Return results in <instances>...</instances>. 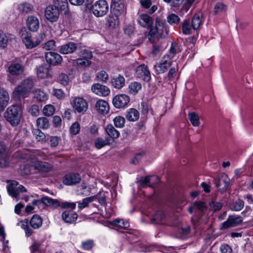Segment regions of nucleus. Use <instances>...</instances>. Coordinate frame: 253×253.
Instances as JSON below:
<instances>
[{
	"instance_id": "nucleus-1",
	"label": "nucleus",
	"mask_w": 253,
	"mask_h": 253,
	"mask_svg": "<svg viewBox=\"0 0 253 253\" xmlns=\"http://www.w3.org/2000/svg\"><path fill=\"white\" fill-rule=\"evenodd\" d=\"M34 86L33 81L30 78L21 82L15 87L12 93L13 98L16 100L25 98L28 96Z\"/></svg>"
},
{
	"instance_id": "nucleus-2",
	"label": "nucleus",
	"mask_w": 253,
	"mask_h": 253,
	"mask_svg": "<svg viewBox=\"0 0 253 253\" xmlns=\"http://www.w3.org/2000/svg\"><path fill=\"white\" fill-rule=\"evenodd\" d=\"M22 113V108L21 106L13 105L7 108L4 113V117L12 126H16L20 123Z\"/></svg>"
},
{
	"instance_id": "nucleus-3",
	"label": "nucleus",
	"mask_w": 253,
	"mask_h": 253,
	"mask_svg": "<svg viewBox=\"0 0 253 253\" xmlns=\"http://www.w3.org/2000/svg\"><path fill=\"white\" fill-rule=\"evenodd\" d=\"M45 38L44 33H40L34 39L32 38L30 34L26 31H24L21 34V38L23 42L24 43L27 48L32 49L39 45Z\"/></svg>"
},
{
	"instance_id": "nucleus-4",
	"label": "nucleus",
	"mask_w": 253,
	"mask_h": 253,
	"mask_svg": "<svg viewBox=\"0 0 253 253\" xmlns=\"http://www.w3.org/2000/svg\"><path fill=\"white\" fill-rule=\"evenodd\" d=\"M109 10V5L106 0H99L92 6V13L97 17L105 16Z\"/></svg>"
},
{
	"instance_id": "nucleus-5",
	"label": "nucleus",
	"mask_w": 253,
	"mask_h": 253,
	"mask_svg": "<svg viewBox=\"0 0 253 253\" xmlns=\"http://www.w3.org/2000/svg\"><path fill=\"white\" fill-rule=\"evenodd\" d=\"M42 202L44 205L47 206H53L55 208L61 207L63 209H71L74 210L76 206V203L65 202L60 204L57 200L53 199L47 196L42 197Z\"/></svg>"
},
{
	"instance_id": "nucleus-6",
	"label": "nucleus",
	"mask_w": 253,
	"mask_h": 253,
	"mask_svg": "<svg viewBox=\"0 0 253 253\" xmlns=\"http://www.w3.org/2000/svg\"><path fill=\"white\" fill-rule=\"evenodd\" d=\"M7 190L9 195L15 198L16 201H18L21 198L20 193L26 192V188L16 181H11L7 186Z\"/></svg>"
},
{
	"instance_id": "nucleus-7",
	"label": "nucleus",
	"mask_w": 253,
	"mask_h": 253,
	"mask_svg": "<svg viewBox=\"0 0 253 253\" xmlns=\"http://www.w3.org/2000/svg\"><path fill=\"white\" fill-rule=\"evenodd\" d=\"M214 182L218 191L224 193L229 187L230 179L226 174L222 173L215 178Z\"/></svg>"
},
{
	"instance_id": "nucleus-8",
	"label": "nucleus",
	"mask_w": 253,
	"mask_h": 253,
	"mask_svg": "<svg viewBox=\"0 0 253 253\" xmlns=\"http://www.w3.org/2000/svg\"><path fill=\"white\" fill-rule=\"evenodd\" d=\"M72 105L73 109L79 113H84L88 109L87 102L82 97H74Z\"/></svg>"
},
{
	"instance_id": "nucleus-9",
	"label": "nucleus",
	"mask_w": 253,
	"mask_h": 253,
	"mask_svg": "<svg viewBox=\"0 0 253 253\" xmlns=\"http://www.w3.org/2000/svg\"><path fill=\"white\" fill-rule=\"evenodd\" d=\"M242 221V218L240 216L236 215H229L227 220L222 223L220 229L223 230L229 227L236 226Z\"/></svg>"
},
{
	"instance_id": "nucleus-10",
	"label": "nucleus",
	"mask_w": 253,
	"mask_h": 253,
	"mask_svg": "<svg viewBox=\"0 0 253 253\" xmlns=\"http://www.w3.org/2000/svg\"><path fill=\"white\" fill-rule=\"evenodd\" d=\"M135 73L137 78L145 82H148L151 80L150 72L145 64L138 66L136 69Z\"/></svg>"
},
{
	"instance_id": "nucleus-11",
	"label": "nucleus",
	"mask_w": 253,
	"mask_h": 253,
	"mask_svg": "<svg viewBox=\"0 0 253 253\" xmlns=\"http://www.w3.org/2000/svg\"><path fill=\"white\" fill-rule=\"evenodd\" d=\"M59 9L55 5H49L45 8V16L50 22L56 21L59 17Z\"/></svg>"
},
{
	"instance_id": "nucleus-12",
	"label": "nucleus",
	"mask_w": 253,
	"mask_h": 253,
	"mask_svg": "<svg viewBox=\"0 0 253 253\" xmlns=\"http://www.w3.org/2000/svg\"><path fill=\"white\" fill-rule=\"evenodd\" d=\"M129 97L125 94L116 95L113 99V104L117 108H121L126 106L129 102Z\"/></svg>"
},
{
	"instance_id": "nucleus-13",
	"label": "nucleus",
	"mask_w": 253,
	"mask_h": 253,
	"mask_svg": "<svg viewBox=\"0 0 253 253\" xmlns=\"http://www.w3.org/2000/svg\"><path fill=\"white\" fill-rule=\"evenodd\" d=\"M46 62L51 65L56 66L61 63L62 57L58 53L53 52H47L45 55Z\"/></svg>"
},
{
	"instance_id": "nucleus-14",
	"label": "nucleus",
	"mask_w": 253,
	"mask_h": 253,
	"mask_svg": "<svg viewBox=\"0 0 253 253\" xmlns=\"http://www.w3.org/2000/svg\"><path fill=\"white\" fill-rule=\"evenodd\" d=\"M26 25L30 31L37 32L40 27L39 20L35 16H29L26 19Z\"/></svg>"
},
{
	"instance_id": "nucleus-15",
	"label": "nucleus",
	"mask_w": 253,
	"mask_h": 253,
	"mask_svg": "<svg viewBox=\"0 0 253 253\" xmlns=\"http://www.w3.org/2000/svg\"><path fill=\"white\" fill-rule=\"evenodd\" d=\"M91 90L96 94L102 96H106L110 92L108 87L100 84H93L91 86Z\"/></svg>"
},
{
	"instance_id": "nucleus-16",
	"label": "nucleus",
	"mask_w": 253,
	"mask_h": 253,
	"mask_svg": "<svg viewBox=\"0 0 253 253\" xmlns=\"http://www.w3.org/2000/svg\"><path fill=\"white\" fill-rule=\"evenodd\" d=\"M171 64V60L169 57L167 59H164L161 60V62L155 65L154 68L157 74H162L165 72Z\"/></svg>"
},
{
	"instance_id": "nucleus-17",
	"label": "nucleus",
	"mask_w": 253,
	"mask_h": 253,
	"mask_svg": "<svg viewBox=\"0 0 253 253\" xmlns=\"http://www.w3.org/2000/svg\"><path fill=\"white\" fill-rule=\"evenodd\" d=\"M81 177L78 173H70L66 175L63 180V183L67 185H72L79 183Z\"/></svg>"
},
{
	"instance_id": "nucleus-18",
	"label": "nucleus",
	"mask_w": 253,
	"mask_h": 253,
	"mask_svg": "<svg viewBox=\"0 0 253 253\" xmlns=\"http://www.w3.org/2000/svg\"><path fill=\"white\" fill-rule=\"evenodd\" d=\"M96 111L101 114L105 115L109 112V106L108 103L105 100L100 99L95 104Z\"/></svg>"
},
{
	"instance_id": "nucleus-19",
	"label": "nucleus",
	"mask_w": 253,
	"mask_h": 253,
	"mask_svg": "<svg viewBox=\"0 0 253 253\" xmlns=\"http://www.w3.org/2000/svg\"><path fill=\"white\" fill-rule=\"evenodd\" d=\"M77 48V44L69 42L60 46L59 52L63 54L73 53Z\"/></svg>"
},
{
	"instance_id": "nucleus-20",
	"label": "nucleus",
	"mask_w": 253,
	"mask_h": 253,
	"mask_svg": "<svg viewBox=\"0 0 253 253\" xmlns=\"http://www.w3.org/2000/svg\"><path fill=\"white\" fill-rule=\"evenodd\" d=\"M24 71L23 66L20 63H12L8 67V72L10 75H21Z\"/></svg>"
},
{
	"instance_id": "nucleus-21",
	"label": "nucleus",
	"mask_w": 253,
	"mask_h": 253,
	"mask_svg": "<svg viewBox=\"0 0 253 253\" xmlns=\"http://www.w3.org/2000/svg\"><path fill=\"white\" fill-rule=\"evenodd\" d=\"M78 216L76 212L69 210L64 211L62 214V219L68 223H71L76 220Z\"/></svg>"
},
{
	"instance_id": "nucleus-22",
	"label": "nucleus",
	"mask_w": 253,
	"mask_h": 253,
	"mask_svg": "<svg viewBox=\"0 0 253 253\" xmlns=\"http://www.w3.org/2000/svg\"><path fill=\"white\" fill-rule=\"evenodd\" d=\"M106 22L108 26L112 28L118 26L120 23L119 15L113 12H111L106 18Z\"/></svg>"
},
{
	"instance_id": "nucleus-23",
	"label": "nucleus",
	"mask_w": 253,
	"mask_h": 253,
	"mask_svg": "<svg viewBox=\"0 0 253 253\" xmlns=\"http://www.w3.org/2000/svg\"><path fill=\"white\" fill-rule=\"evenodd\" d=\"M34 167L35 169L43 172H48L52 169V166L45 162H36Z\"/></svg>"
},
{
	"instance_id": "nucleus-24",
	"label": "nucleus",
	"mask_w": 253,
	"mask_h": 253,
	"mask_svg": "<svg viewBox=\"0 0 253 253\" xmlns=\"http://www.w3.org/2000/svg\"><path fill=\"white\" fill-rule=\"evenodd\" d=\"M138 23L142 27L150 28L153 23L152 18L147 14H143L140 16Z\"/></svg>"
},
{
	"instance_id": "nucleus-25",
	"label": "nucleus",
	"mask_w": 253,
	"mask_h": 253,
	"mask_svg": "<svg viewBox=\"0 0 253 253\" xmlns=\"http://www.w3.org/2000/svg\"><path fill=\"white\" fill-rule=\"evenodd\" d=\"M9 95L7 91L2 89L0 90V110H3L8 104Z\"/></svg>"
},
{
	"instance_id": "nucleus-26",
	"label": "nucleus",
	"mask_w": 253,
	"mask_h": 253,
	"mask_svg": "<svg viewBox=\"0 0 253 253\" xmlns=\"http://www.w3.org/2000/svg\"><path fill=\"white\" fill-rule=\"evenodd\" d=\"M125 78L120 75L117 77H114L111 80V84L115 88L121 89L125 85Z\"/></svg>"
},
{
	"instance_id": "nucleus-27",
	"label": "nucleus",
	"mask_w": 253,
	"mask_h": 253,
	"mask_svg": "<svg viewBox=\"0 0 253 253\" xmlns=\"http://www.w3.org/2000/svg\"><path fill=\"white\" fill-rule=\"evenodd\" d=\"M37 75L39 78L44 79L51 77L49 68L46 66H41L37 69Z\"/></svg>"
},
{
	"instance_id": "nucleus-28",
	"label": "nucleus",
	"mask_w": 253,
	"mask_h": 253,
	"mask_svg": "<svg viewBox=\"0 0 253 253\" xmlns=\"http://www.w3.org/2000/svg\"><path fill=\"white\" fill-rule=\"evenodd\" d=\"M139 118L138 111L134 108L129 109L126 112V118L131 122L136 121Z\"/></svg>"
},
{
	"instance_id": "nucleus-29",
	"label": "nucleus",
	"mask_w": 253,
	"mask_h": 253,
	"mask_svg": "<svg viewBox=\"0 0 253 253\" xmlns=\"http://www.w3.org/2000/svg\"><path fill=\"white\" fill-rule=\"evenodd\" d=\"M105 131L108 135L113 138L116 139L119 137L120 132L112 125H108L105 127Z\"/></svg>"
},
{
	"instance_id": "nucleus-30",
	"label": "nucleus",
	"mask_w": 253,
	"mask_h": 253,
	"mask_svg": "<svg viewBox=\"0 0 253 253\" xmlns=\"http://www.w3.org/2000/svg\"><path fill=\"white\" fill-rule=\"evenodd\" d=\"M30 223L33 228L38 229L42 224V219L38 214L34 215L30 220Z\"/></svg>"
},
{
	"instance_id": "nucleus-31",
	"label": "nucleus",
	"mask_w": 253,
	"mask_h": 253,
	"mask_svg": "<svg viewBox=\"0 0 253 253\" xmlns=\"http://www.w3.org/2000/svg\"><path fill=\"white\" fill-rule=\"evenodd\" d=\"M11 163L10 157L7 154L0 155V168L5 169L9 167Z\"/></svg>"
},
{
	"instance_id": "nucleus-32",
	"label": "nucleus",
	"mask_w": 253,
	"mask_h": 253,
	"mask_svg": "<svg viewBox=\"0 0 253 253\" xmlns=\"http://www.w3.org/2000/svg\"><path fill=\"white\" fill-rule=\"evenodd\" d=\"M33 9V6L29 3H22L18 6V10L22 14L29 13L32 12Z\"/></svg>"
},
{
	"instance_id": "nucleus-33",
	"label": "nucleus",
	"mask_w": 253,
	"mask_h": 253,
	"mask_svg": "<svg viewBox=\"0 0 253 253\" xmlns=\"http://www.w3.org/2000/svg\"><path fill=\"white\" fill-rule=\"evenodd\" d=\"M36 125L39 129H46L49 126L48 120L45 117L38 118L36 121Z\"/></svg>"
},
{
	"instance_id": "nucleus-34",
	"label": "nucleus",
	"mask_w": 253,
	"mask_h": 253,
	"mask_svg": "<svg viewBox=\"0 0 253 253\" xmlns=\"http://www.w3.org/2000/svg\"><path fill=\"white\" fill-rule=\"evenodd\" d=\"M18 225L23 229L25 232L26 235L29 237L33 233L32 230L29 227L28 219H25L18 223Z\"/></svg>"
},
{
	"instance_id": "nucleus-35",
	"label": "nucleus",
	"mask_w": 253,
	"mask_h": 253,
	"mask_svg": "<svg viewBox=\"0 0 253 253\" xmlns=\"http://www.w3.org/2000/svg\"><path fill=\"white\" fill-rule=\"evenodd\" d=\"M34 97L39 101H44L47 99V95L40 89H36L34 91Z\"/></svg>"
},
{
	"instance_id": "nucleus-36",
	"label": "nucleus",
	"mask_w": 253,
	"mask_h": 253,
	"mask_svg": "<svg viewBox=\"0 0 253 253\" xmlns=\"http://www.w3.org/2000/svg\"><path fill=\"white\" fill-rule=\"evenodd\" d=\"M188 118L192 125L194 126H198L200 125L199 117L195 112H192L188 114Z\"/></svg>"
},
{
	"instance_id": "nucleus-37",
	"label": "nucleus",
	"mask_w": 253,
	"mask_h": 253,
	"mask_svg": "<svg viewBox=\"0 0 253 253\" xmlns=\"http://www.w3.org/2000/svg\"><path fill=\"white\" fill-rule=\"evenodd\" d=\"M141 84L139 83H131L128 85V92L131 94H136L141 88Z\"/></svg>"
},
{
	"instance_id": "nucleus-38",
	"label": "nucleus",
	"mask_w": 253,
	"mask_h": 253,
	"mask_svg": "<svg viewBox=\"0 0 253 253\" xmlns=\"http://www.w3.org/2000/svg\"><path fill=\"white\" fill-rule=\"evenodd\" d=\"M193 29L191 22L188 20H184L182 24V30L183 34L189 35L191 33L192 30Z\"/></svg>"
},
{
	"instance_id": "nucleus-39",
	"label": "nucleus",
	"mask_w": 253,
	"mask_h": 253,
	"mask_svg": "<svg viewBox=\"0 0 253 253\" xmlns=\"http://www.w3.org/2000/svg\"><path fill=\"white\" fill-rule=\"evenodd\" d=\"M95 199L94 196L89 197L84 199L82 202H78V208L80 210H82L87 207L89 203L93 202Z\"/></svg>"
},
{
	"instance_id": "nucleus-40",
	"label": "nucleus",
	"mask_w": 253,
	"mask_h": 253,
	"mask_svg": "<svg viewBox=\"0 0 253 253\" xmlns=\"http://www.w3.org/2000/svg\"><path fill=\"white\" fill-rule=\"evenodd\" d=\"M113 224L115 226L121 229H126L129 226V222L122 219H118L114 220Z\"/></svg>"
},
{
	"instance_id": "nucleus-41",
	"label": "nucleus",
	"mask_w": 253,
	"mask_h": 253,
	"mask_svg": "<svg viewBox=\"0 0 253 253\" xmlns=\"http://www.w3.org/2000/svg\"><path fill=\"white\" fill-rule=\"evenodd\" d=\"M193 30L197 29L201 24V17L199 14L194 15L191 22Z\"/></svg>"
},
{
	"instance_id": "nucleus-42",
	"label": "nucleus",
	"mask_w": 253,
	"mask_h": 253,
	"mask_svg": "<svg viewBox=\"0 0 253 253\" xmlns=\"http://www.w3.org/2000/svg\"><path fill=\"white\" fill-rule=\"evenodd\" d=\"M53 2L54 5L61 10H66L68 9L67 0H53Z\"/></svg>"
},
{
	"instance_id": "nucleus-43",
	"label": "nucleus",
	"mask_w": 253,
	"mask_h": 253,
	"mask_svg": "<svg viewBox=\"0 0 253 253\" xmlns=\"http://www.w3.org/2000/svg\"><path fill=\"white\" fill-rule=\"evenodd\" d=\"M57 81L61 84L66 86L69 83L70 79L67 75L61 73L58 76Z\"/></svg>"
},
{
	"instance_id": "nucleus-44",
	"label": "nucleus",
	"mask_w": 253,
	"mask_h": 253,
	"mask_svg": "<svg viewBox=\"0 0 253 253\" xmlns=\"http://www.w3.org/2000/svg\"><path fill=\"white\" fill-rule=\"evenodd\" d=\"M76 62L77 65L82 68L88 67L91 63V62L89 59L84 58H79L77 59Z\"/></svg>"
},
{
	"instance_id": "nucleus-45",
	"label": "nucleus",
	"mask_w": 253,
	"mask_h": 253,
	"mask_svg": "<svg viewBox=\"0 0 253 253\" xmlns=\"http://www.w3.org/2000/svg\"><path fill=\"white\" fill-rule=\"evenodd\" d=\"M109 138L104 139L102 138H98L95 141V146L97 148L100 149L109 144Z\"/></svg>"
},
{
	"instance_id": "nucleus-46",
	"label": "nucleus",
	"mask_w": 253,
	"mask_h": 253,
	"mask_svg": "<svg viewBox=\"0 0 253 253\" xmlns=\"http://www.w3.org/2000/svg\"><path fill=\"white\" fill-rule=\"evenodd\" d=\"M139 182L142 187L145 186L152 187V184L151 182V177L150 176L146 177H141L137 181Z\"/></svg>"
},
{
	"instance_id": "nucleus-47",
	"label": "nucleus",
	"mask_w": 253,
	"mask_h": 253,
	"mask_svg": "<svg viewBox=\"0 0 253 253\" xmlns=\"http://www.w3.org/2000/svg\"><path fill=\"white\" fill-rule=\"evenodd\" d=\"M244 206V202L242 200H238L234 203L230 207L231 209L234 211H241Z\"/></svg>"
},
{
	"instance_id": "nucleus-48",
	"label": "nucleus",
	"mask_w": 253,
	"mask_h": 253,
	"mask_svg": "<svg viewBox=\"0 0 253 253\" xmlns=\"http://www.w3.org/2000/svg\"><path fill=\"white\" fill-rule=\"evenodd\" d=\"M112 6H113V13L119 16L121 15L125 11V5L122 2L113 5Z\"/></svg>"
},
{
	"instance_id": "nucleus-49",
	"label": "nucleus",
	"mask_w": 253,
	"mask_h": 253,
	"mask_svg": "<svg viewBox=\"0 0 253 253\" xmlns=\"http://www.w3.org/2000/svg\"><path fill=\"white\" fill-rule=\"evenodd\" d=\"M55 112L54 107L50 104L45 105L43 109V114L47 117L52 116Z\"/></svg>"
},
{
	"instance_id": "nucleus-50",
	"label": "nucleus",
	"mask_w": 253,
	"mask_h": 253,
	"mask_svg": "<svg viewBox=\"0 0 253 253\" xmlns=\"http://www.w3.org/2000/svg\"><path fill=\"white\" fill-rule=\"evenodd\" d=\"M113 122L116 127L122 128L124 126L125 119L124 117L119 116L114 119Z\"/></svg>"
},
{
	"instance_id": "nucleus-51",
	"label": "nucleus",
	"mask_w": 253,
	"mask_h": 253,
	"mask_svg": "<svg viewBox=\"0 0 253 253\" xmlns=\"http://www.w3.org/2000/svg\"><path fill=\"white\" fill-rule=\"evenodd\" d=\"M33 133L37 141H42L45 140V135L40 130V129H36L34 130Z\"/></svg>"
},
{
	"instance_id": "nucleus-52",
	"label": "nucleus",
	"mask_w": 253,
	"mask_h": 253,
	"mask_svg": "<svg viewBox=\"0 0 253 253\" xmlns=\"http://www.w3.org/2000/svg\"><path fill=\"white\" fill-rule=\"evenodd\" d=\"M165 218L164 213L162 211H158L154 215L153 219L156 221L157 223H161Z\"/></svg>"
},
{
	"instance_id": "nucleus-53",
	"label": "nucleus",
	"mask_w": 253,
	"mask_h": 253,
	"mask_svg": "<svg viewBox=\"0 0 253 253\" xmlns=\"http://www.w3.org/2000/svg\"><path fill=\"white\" fill-rule=\"evenodd\" d=\"M168 21L170 24H175L179 23L180 21L179 17L175 14H171L168 16Z\"/></svg>"
},
{
	"instance_id": "nucleus-54",
	"label": "nucleus",
	"mask_w": 253,
	"mask_h": 253,
	"mask_svg": "<svg viewBox=\"0 0 253 253\" xmlns=\"http://www.w3.org/2000/svg\"><path fill=\"white\" fill-rule=\"evenodd\" d=\"M8 39L5 33L0 30V46L4 48L7 44Z\"/></svg>"
},
{
	"instance_id": "nucleus-55",
	"label": "nucleus",
	"mask_w": 253,
	"mask_h": 253,
	"mask_svg": "<svg viewBox=\"0 0 253 253\" xmlns=\"http://www.w3.org/2000/svg\"><path fill=\"white\" fill-rule=\"evenodd\" d=\"M210 207L212 211H215L221 209L222 204L219 202L211 201L210 203Z\"/></svg>"
},
{
	"instance_id": "nucleus-56",
	"label": "nucleus",
	"mask_w": 253,
	"mask_h": 253,
	"mask_svg": "<svg viewBox=\"0 0 253 253\" xmlns=\"http://www.w3.org/2000/svg\"><path fill=\"white\" fill-rule=\"evenodd\" d=\"M108 74L105 71H101L97 74V78L101 82H105L108 80Z\"/></svg>"
},
{
	"instance_id": "nucleus-57",
	"label": "nucleus",
	"mask_w": 253,
	"mask_h": 253,
	"mask_svg": "<svg viewBox=\"0 0 253 253\" xmlns=\"http://www.w3.org/2000/svg\"><path fill=\"white\" fill-rule=\"evenodd\" d=\"M226 10V6L222 3H217L214 8L215 14H218Z\"/></svg>"
},
{
	"instance_id": "nucleus-58",
	"label": "nucleus",
	"mask_w": 253,
	"mask_h": 253,
	"mask_svg": "<svg viewBox=\"0 0 253 253\" xmlns=\"http://www.w3.org/2000/svg\"><path fill=\"white\" fill-rule=\"evenodd\" d=\"M80 130V125L78 122L74 123L70 127V132L72 134H77Z\"/></svg>"
},
{
	"instance_id": "nucleus-59",
	"label": "nucleus",
	"mask_w": 253,
	"mask_h": 253,
	"mask_svg": "<svg viewBox=\"0 0 253 253\" xmlns=\"http://www.w3.org/2000/svg\"><path fill=\"white\" fill-rule=\"evenodd\" d=\"M55 47V42L54 40H50L45 42L43 46V48L47 50L54 49Z\"/></svg>"
},
{
	"instance_id": "nucleus-60",
	"label": "nucleus",
	"mask_w": 253,
	"mask_h": 253,
	"mask_svg": "<svg viewBox=\"0 0 253 253\" xmlns=\"http://www.w3.org/2000/svg\"><path fill=\"white\" fill-rule=\"evenodd\" d=\"M80 55L82 57L81 58H84L89 60L93 57L92 52L86 49L81 51Z\"/></svg>"
},
{
	"instance_id": "nucleus-61",
	"label": "nucleus",
	"mask_w": 253,
	"mask_h": 253,
	"mask_svg": "<svg viewBox=\"0 0 253 253\" xmlns=\"http://www.w3.org/2000/svg\"><path fill=\"white\" fill-rule=\"evenodd\" d=\"M53 94L59 99H63L65 97V93L61 89H54L53 91Z\"/></svg>"
},
{
	"instance_id": "nucleus-62",
	"label": "nucleus",
	"mask_w": 253,
	"mask_h": 253,
	"mask_svg": "<svg viewBox=\"0 0 253 253\" xmlns=\"http://www.w3.org/2000/svg\"><path fill=\"white\" fill-rule=\"evenodd\" d=\"M93 245V242L92 240H87L85 242L82 243V247L84 249L86 250H90Z\"/></svg>"
},
{
	"instance_id": "nucleus-63",
	"label": "nucleus",
	"mask_w": 253,
	"mask_h": 253,
	"mask_svg": "<svg viewBox=\"0 0 253 253\" xmlns=\"http://www.w3.org/2000/svg\"><path fill=\"white\" fill-rule=\"evenodd\" d=\"M59 138L57 136L50 137L49 141L51 147H55L59 144Z\"/></svg>"
},
{
	"instance_id": "nucleus-64",
	"label": "nucleus",
	"mask_w": 253,
	"mask_h": 253,
	"mask_svg": "<svg viewBox=\"0 0 253 253\" xmlns=\"http://www.w3.org/2000/svg\"><path fill=\"white\" fill-rule=\"evenodd\" d=\"M220 251L222 253H232L231 248L228 245H223L220 247Z\"/></svg>"
}]
</instances>
